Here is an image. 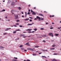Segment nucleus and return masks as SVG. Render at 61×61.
Instances as JSON below:
<instances>
[{
  "label": "nucleus",
  "mask_w": 61,
  "mask_h": 61,
  "mask_svg": "<svg viewBox=\"0 0 61 61\" xmlns=\"http://www.w3.org/2000/svg\"><path fill=\"white\" fill-rule=\"evenodd\" d=\"M48 35H49L50 36H52V37H53L54 36V35H53V33H50L48 34Z\"/></svg>",
  "instance_id": "1"
},
{
  "label": "nucleus",
  "mask_w": 61,
  "mask_h": 61,
  "mask_svg": "<svg viewBox=\"0 0 61 61\" xmlns=\"http://www.w3.org/2000/svg\"><path fill=\"white\" fill-rule=\"evenodd\" d=\"M36 18L37 19H38L39 20V21H41V17H39L38 16H37Z\"/></svg>",
  "instance_id": "2"
},
{
  "label": "nucleus",
  "mask_w": 61,
  "mask_h": 61,
  "mask_svg": "<svg viewBox=\"0 0 61 61\" xmlns=\"http://www.w3.org/2000/svg\"><path fill=\"white\" fill-rule=\"evenodd\" d=\"M27 50H31V51H34V50L33 49L30 48H28L27 49Z\"/></svg>",
  "instance_id": "3"
},
{
  "label": "nucleus",
  "mask_w": 61,
  "mask_h": 61,
  "mask_svg": "<svg viewBox=\"0 0 61 61\" xmlns=\"http://www.w3.org/2000/svg\"><path fill=\"white\" fill-rule=\"evenodd\" d=\"M14 16H15L16 18V19H17V18H18V15H14Z\"/></svg>",
  "instance_id": "4"
},
{
  "label": "nucleus",
  "mask_w": 61,
  "mask_h": 61,
  "mask_svg": "<svg viewBox=\"0 0 61 61\" xmlns=\"http://www.w3.org/2000/svg\"><path fill=\"white\" fill-rule=\"evenodd\" d=\"M33 13H32V14L33 15H35L36 14L35 12H32Z\"/></svg>",
  "instance_id": "5"
},
{
  "label": "nucleus",
  "mask_w": 61,
  "mask_h": 61,
  "mask_svg": "<svg viewBox=\"0 0 61 61\" xmlns=\"http://www.w3.org/2000/svg\"><path fill=\"white\" fill-rule=\"evenodd\" d=\"M15 5V3L14 2H12L11 4V5Z\"/></svg>",
  "instance_id": "6"
},
{
  "label": "nucleus",
  "mask_w": 61,
  "mask_h": 61,
  "mask_svg": "<svg viewBox=\"0 0 61 61\" xmlns=\"http://www.w3.org/2000/svg\"><path fill=\"white\" fill-rule=\"evenodd\" d=\"M32 30V29H28L26 30V31H31Z\"/></svg>",
  "instance_id": "7"
},
{
  "label": "nucleus",
  "mask_w": 61,
  "mask_h": 61,
  "mask_svg": "<svg viewBox=\"0 0 61 61\" xmlns=\"http://www.w3.org/2000/svg\"><path fill=\"white\" fill-rule=\"evenodd\" d=\"M29 20V18L24 19V20L25 21H27V20Z\"/></svg>",
  "instance_id": "8"
},
{
  "label": "nucleus",
  "mask_w": 61,
  "mask_h": 61,
  "mask_svg": "<svg viewBox=\"0 0 61 61\" xmlns=\"http://www.w3.org/2000/svg\"><path fill=\"white\" fill-rule=\"evenodd\" d=\"M11 29V28H7V29H5V31H8V29Z\"/></svg>",
  "instance_id": "9"
},
{
  "label": "nucleus",
  "mask_w": 61,
  "mask_h": 61,
  "mask_svg": "<svg viewBox=\"0 0 61 61\" xmlns=\"http://www.w3.org/2000/svg\"><path fill=\"white\" fill-rule=\"evenodd\" d=\"M20 36H25V35L24 34L21 35H20Z\"/></svg>",
  "instance_id": "10"
},
{
  "label": "nucleus",
  "mask_w": 61,
  "mask_h": 61,
  "mask_svg": "<svg viewBox=\"0 0 61 61\" xmlns=\"http://www.w3.org/2000/svg\"><path fill=\"white\" fill-rule=\"evenodd\" d=\"M42 36V37H43V36H45V37H46L47 36H46V35H43V36Z\"/></svg>",
  "instance_id": "11"
},
{
  "label": "nucleus",
  "mask_w": 61,
  "mask_h": 61,
  "mask_svg": "<svg viewBox=\"0 0 61 61\" xmlns=\"http://www.w3.org/2000/svg\"><path fill=\"white\" fill-rule=\"evenodd\" d=\"M39 15H41V16H43V14H39Z\"/></svg>",
  "instance_id": "12"
},
{
  "label": "nucleus",
  "mask_w": 61,
  "mask_h": 61,
  "mask_svg": "<svg viewBox=\"0 0 61 61\" xmlns=\"http://www.w3.org/2000/svg\"><path fill=\"white\" fill-rule=\"evenodd\" d=\"M0 48H4V47L2 46H0Z\"/></svg>",
  "instance_id": "13"
},
{
  "label": "nucleus",
  "mask_w": 61,
  "mask_h": 61,
  "mask_svg": "<svg viewBox=\"0 0 61 61\" xmlns=\"http://www.w3.org/2000/svg\"><path fill=\"white\" fill-rule=\"evenodd\" d=\"M5 11V10L4 9L2 10L1 11V12H4Z\"/></svg>",
  "instance_id": "14"
},
{
  "label": "nucleus",
  "mask_w": 61,
  "mask_h": 61,
  "mask_svg": "<svg viewBox=\"0 0 61 61\" xmlns=\"http://www.w3.org/2000/svg\"><path fill=\"white\" fill-rule=\"evenodd\" d=\"M6 34H7V33H3V35H6Z\"/></svg>",
  "instance_id": "15"
},
{
  "label": "nucleus",
  "mask_w": 61,
  "mask_h": 61,
  "mask_svg": "<svg viewBox=\"0 0 61 61\" xmlns=\"http://www.w3.org/2000/svg\"><path fill=\"white\" fill-rule=\"evenodd\" d=\"M13 61H17V60L15 59L12 60Z\"/></svg>",
  "instance_id": "16"
},
{
  "label": "nucleus",
  "mask_w": 61,
  "mask_h": 61,
  "mask_svg": "<svg viewBox=\"0 0 61 61\" xmlns=\"http://www.w3.org/2000/svg\"><path fill=\"white\" fill-rule=\"evenodd\" d=\"M32 25V24H28L27 25Z\"/></svg>",
  "instance_id": "17"
},
{
  "label": "nucleus",
  "mask_w": 61,
  "mask_h": 61,
  "mask_svg": "<svg viewBox=\"0 0 61 61\" xmlns=\"http://www.w3.org/2000/svg\"><path fill=\"white\" fill-rule=\"evenodd\" d=\"M51 50H54L55 49V48H51L50 49Z\"/></svg>",
  "instance_id": "18"
},
{
  "label": "nucleus",
  "mask_w": 61,
  "mask_h": 61,
  "mask_svg": "<svg viewBox=\"0 0 61 61\" xmlns=\"http://www.w3.org/2000/svg\"><path fill=\"white\" fill-rule=\"evenodd\" d=\"M18 9L19 10H21V7H19Z\"/></svg>",
  "instance_id": "19"
},
{
  "label": "nucleus",
  "mask_w": 61,
  "mask_h": 61,
  "mask_svg": "<svg viewBox=\"0 0 61 61\" xmlns=\"http://www.w3.org/2000/svg\"><path fill=\"white\" fill-rule=\"evenodd\" d=\"M44 19V18H41V20H43Z\"/></svg>",
  "instance_id": "20"
},
{
  "label": "nucleus",
  "mask_w": 61,
  "mask_h": 61,
  "mask_svg": "<svg viewBox=\"0 0 61 61\" xmlns=\"http://www.w3.org/2000/svg\"><path fill=\"white\" fill-rule=\"evenodd\" d=\"M42 57H45V58H46V57L45 56H42Z\"/></svg>",
  "instance_id": "21"
},
{
  "label": "nucleus",
  "mask_w": 61,
  "mask_h": 61,
  "mask_svg": "<svg viewBox=\"0 0 61 61\" xmlns=\"http://www.w3.org/2000/svg\"><path fill=\"white\" fill-rule=\"evenodd\" d=\"M55 35L56 36H58L59 35L58 34H55Z\"/></svg>",
  "instance_id": "22"
},
{
  "label": "nucleus",
  "mask_w": 61,
  "mask_h": 61,
  "mask_svg": "<svg viewBox=\"0 0 61 61\" xmlns=\"http://www.w3.org/2000/svg\"><path fill=\"white\" fill-rule=\"evenodd\" d=\"M13 11H14V10H12L11 11V13H12V14L13 15H14V13H13L12 12H13Z\"/></svg>",
  "instance_id": "23"
},
{
  "label": "nucleus",
  "mask_w": 61,
  "mask_h": 61,
  "mask_svg": "<svg viewBox=\"0 0 61 61\" xmlns=\"http://www.w3.org/2000/svg\"><path fill=\"white\" fill-rule=\"evenodd\" d=\"M33 56H36V54H33Z\"/></svg>",
  "instance_id": "24"
},
{
  "label": "nucleus",
  "mask_w": 61,
  "mask_h": 61,
  "mask_svg": "<svg viewBox=\"0 0 61 61\" xmlns=\"http://www.w3.org/2000/svg\"><path fill=\"white\" fill-rule=\"evenodd\" d=\"M23 47V45H21L20 46V47Z\"/></svg>",
  "instance_id": "25"
},
{
  "label": "nucleus",
  "mask_w": 61,
  "mask_h": 61,
  "mask_svg": "<svg viewBox=\"0 0 61 61\" xmlns=\"http://www.w3.org/2000/svg\"><path fill=\"white\" fill-rule=\"evenodd\" d=\"M16 31H14L13 32L14 34H15V33H16Z\"/></svg>",
  "instance_id": "26"
},
{
  "label": "nucleus",
  "mask_w": 61,
  "mask_h": 61,
  "mask_svg": "<svg viewBox=\"0 0 61 61\" xmlns=\"http://www.w3.org/2000/svg\"><path fill=\"white\" fill-rule=\"evenodd\" d=\"M52 61H57L55 60V59H54Z\"/></svg>",
  "instance_id": "27"
},
{
  "label": "nucleus",
  "mask_w": 61,
  "mask_h": 61,
  "mask_svg": "<svg viewBox=\"0 0 61 61\" xmlns=\"http://www.w3.org/2000/svg\"><path fill=\"white\" fill-rule=\"evenodd\" d=\"M19 26H20V27H23V26L22 25H20Z\"/></svg>",
  "instance_id": "28"
},
{
  "label": "nucleus",
  "mask_w": 61,
  "mask_h": 61,
  "mask_svg": "<svg viewBox=\"0 0 61 61\" xmlns=\"http://www.w3.org/2000/svg\"><path fill=\"white\" fill-rule=\"evenodd\" d=\"M28 33H32V32L31 31H28Z\"/></svg>",
  "instance_id": "29"
},
{
  "label": "nucleus",
  "mask_w": 61,
  "mask_h": 61,
  "mask_svg": "<svg viewBox=\"0 0 61 61\" xmlns=\"http://www.w3.org/2000/svg\"><path fill=\"white\" fill-rule=\"evenodd\" d=\"M39 47V46H36L35 47Z\"/></svg>",
  "instance_id": "30"
},
{
  "label": "nucleus",
  "mask_w": 61,
  "mask_h": 61,
  "mask_svg": "<svg viewBox=\"0 0 61 61\" xmlns=\"http://www.w3.org/2000/svg\"><path fill=\"white\" fill-rule=\"evenodd\" d=\"M21 50H24V48H21Z\"/></svg>",
  "instance_id": "31"
},
{
  "label": "nucleus",
  "mask_w": 61,
  "mask_h": 61,
  "mask_svg": "<svg viewBox=\"0 0 61 61\" xmlns=\"http://www.w3.org/2000/svg\"><path fill=\"white\" fill-rule=\"evenodd\" d=\"M14 58V59H17V58L15 57Z\"/></svg>",
  "instance_id": "32"
},
{
  "label": "nucleus",
  "mask_w": 61,
  "mask_h": 61,
  "mask_svg": "<svg viewBox=\"0 0 61 61\" xmlns=\"http://www.w3.org/2000/svg\"><path fill=\"white\" fill-rule=\"evenodd\" d=\"M30 12H28L27 13V14H28V15H30Z\"/></svg>",
  "instance_id": "33"
},
{
  "label": "nucleus",
  "mask_w": 61,
  "mask_h": 61,
  "mask_svg": "<svg viewBox=\"0 0 61 61\" xmlns=\"http://www.w3.org/2000/svg\"><path fill=\"white\" fill-rule=\"evenodd\" d=\"M24 50L25 51V52H26L27 51V50Z\"/></svg>",
  "instance_id": "34"
},
{
  "label": "nucleus",
  "mask_w": 61,
  "mask_h": 61,
  "mask_svg": "<svg viewBox=\"0 0 61 61\" xmlns=\"http://www.w3.org/2000/svg\"><path fill=\"white\" fill-rule=\"evenodd\" d=\"M37 30V29H35L34 30V31H36Z\"/></svg>",
  "instance_id": "35"
},
{
  "label": "nucleus",
  "mask_w": 61,
  "mask_h": 61,
  "mask_svg": "<svg viewBox=\"0 0 61 61\" xmlns=\"http://www.w3.org/2000/svg\"><path fill=\"white\" fill-rule=\"evenodd\" d=\"M34 11H33V10H31V12H32V13H33Z\"/></svg>",
  "instance_id": "36"
},
{
  "label": "nucleus",
  "mask_w": 61,
  "mask_h": 61,
  "mask_svg": "<svg viewBox=\"0 0 61 61\" xmlns=\"http://www.w3.org/2000/svg\"><path fill=\"white\" fill-rule=\"evenodd\" d=\"M29 21H30V22H32V20H30Z\"/></svg>",
  "instance_id": "37"
},
{
  "label": "nucleus",
  "mask_w": 61,
  "mask_h": 61,
  "mask_svg": "<svg viewBox=\"0 0 61 61\" xmlns=\"http://www.w3.org/2000/svg\"><path fill=\"white\" fill-rule=\"evenodd\" d=\"M23 38H26V36H23Z\"/></svg>",
  "instance_id": "38"
},
{
  "label": "nucleus",
  "mask_w": 61,
  "mask_h": 61,
  "mask_svg": "<svg viewBox=\"0 0 61 61\" xmlns=\"http://www.w3.org/2000/svg\"><path fill=\"white\" fill-rule=\"evenodd\" d=\"M43 42H44V43H46V41H45V40L43 41Z\"/></svg>",
  "instance_id": "39"
},
{
  "label": "nucleus",
  "mask_w": 61,
  "mask_h": 61,
  "mask_svg": "<svg viewBox=\"0 0 61 61\" xmlns=\"http://www.w3.org/2000/svg\"><path fill=\"white\" fill-rule=\"evenodd\" d=\"M41 30H44V29L43 28H41Z\"/></svg>",
  "instance_id": "40"
},
{
  "label": "nucleus",
  "mask_w": 61,
  "mask_h": 61,
  "mask_svg": "<svg viewBox=\"0 0 61 61\" xmlns=\"http://www.w3.org/2000/svg\"><path fill=\"white\" fill-rule=\"evenodd\" d=\"M29 18H30V19H33V18L31 17H29Z\"/></svg>",
  "instance_id": "41"
},
{
  "label": "nucleus",
  "mask_w": 61,
  "mask_h": 61,
  "mask_svg": "<svg viewBox=\"0 0 61 61\" xmlns=\"http://www.w3.org/2000/svg\"><path fill=\"white\" fill-rule=\"evenodd\" d=\"M26 45H27V46H30V45L29 44H26Z\"/></svg>",
  "instance_id": "42"
},
{
  "label": "nucleus",
  "mask_w": 61,
  "mask_h": 61,
  "mask_svg": "<svg viewBox=\"0 0 61 61\" xmlns=\"http://www.w3.org/2000/svg\"><path fill=\"white\" fill-rule=\"evenodd\" d=\"M50 29H53V27H51Z\"/></svg>",
  "instance_id": "43"
},
{
  "label": "nucleus",
  "mask_w": 61,
  "mask_h": 61,
  "mask_svg": "<svg viewBox=\"0 0 61 61\" xmlns=\"http://www.w3.org/2000/svg\"><path fill=\"white\" fill-rule=\"evenodd\" d=\"M53 55H57V54H56V53H54L53 54Z\"/></svg>",
  "instance_id": "44"
},
{
  "label": "nucleus",
  "mask_w": 61,
  "mask_h": 61,
  "mask_svg": "<svg viewBox=\"0 0 61 61\" xmlns=\"http://www.w3.org/2000/svg\"><path fill=\"white\" fill-rule=\"evenodd\" d=\"M16 25H19V24H18V23H16Z\"/></svg>",
  "instance_id": "45"
},
{
  "label": "nucleus",
  "mask_w": 61,
  "mask_h": 61,
  "mask_svg": "<svg viewBox=\"0 0 61 61\" xmlns=\"http://www.w3.org/2000/svg\"><path fill=\"white\" fill-rule=\"evenodd\" d=\"M49 23H46V25H47V24H48Z\"/></svg>",
  "instance_id": "46"
},
{
  "label": "nucleus",
  "mask_w": 61,
  "mask_h": 61,
  "mask_svg": "<svg viewBox=\"0 0 61 61\" xmlns=\"http://www.w3.org/2000/svg\"><path fill=\"white\" fill-rule=\"evenodd\" d=\"M30 5H31L30 4L28 5V6L30 7Z\"/></svg>",
  "instance_id": "47"
},
{
  "label": "nucleus",
  "mask_w": 61,
  "mask_h": 61,
  "mask_svg": "<svg viewBox=\"0 0 61 61\" xmlns=\"http://www.w3.org/2000/svg\"><path fill=\"white\" fill-rule=\"evenodd\" d=\"M22 17H25L24 16V15H22Z\"/></svg>",
  "instance_id": "48"
},
{
  "label": "nucleus",
  "mask_w": 61,
  "mask_h": 61,
  "mask_svg": "<svg viewBox=\"0 0 61 61\" xmlns=\"http://www.w3.org/2000/svg\"><path fill=\"white\" fill-rule=\"evenodd\" d=\"M19 20H17V22H19Z\"/></svg>",
  "instance_id": "49"
},
{
  "label": "nucleus",
  "mask_w": 61,
  "mask_h": 61,
  "mask_svg": "<svg viewBox=\"0 0 61 61\" xmlns=\"http://www.w3.org/2000/svg\"><path fill=\"white\" fill-rule=\"evenodd\" d=\"M35 31H33L31 33H35Z\"/></svg>",
  "instance_id": "50"
},
{
  "label": "nucleus",
  "mask_w": 61,
  "mask_h": 61,
  "mask_svg": "<svg viewBox=\"0 0 61 61\" xmlns=\"http://www.w3.org/2000/svg\"><path fill=\"white\" fill-rule=\"evenodd\" d=\"M20 30H19V29H18V30H16V31H20Z\"/></svg>",
  "instance_id": "51"
},
{
  "label": "nucleus",
  "mask_w": 61,
  "mask_h": 61,
  "mask_svg": "<svg viewBox=\"0 0 61 61\" xmlns=\"http://www.w3.org/2000/svg\"><path fill=\"white\" fill-rule=\"evenodd\" d=\"M52 47H54L55 46V45H53L52 46Z\"/></svg>",
  "instance_id": "52"
},
{
  "label": "nucleus",
  "mask_w": 61,
  "mask_h": 61,
  "mask_svg": "<svg viewBox=\"0 0 61 61\" xmlns=\"http://www.w3.org/2000/svg\"><path fill=\"white\" fill-rule=\"evenodd\" d=\"M30 11H31V10H28V12H30Z\"/></svg>",
  "instance_id": "53"
},
{
  "label": "nucleus",
  "mask_w": 61,
  "mask_h": 61,
  "mask_svg": "<svg viewBox=\"0 0 61 61\" xmlns=\"http://www.w3.org/2000/svg\"><path fill=\"white\" fill-rule=\"evenodd\" d=\"M52 17H54V15H52L51 16Z\"/></svg>",
  "instance_id": "54"
},
{
  "label": "nucleus",
  "mask_w": 61,
  "mask_h": 61,
  "mask_svg": "<svg viewBox=\"0 0 61 61\" xmlns=\"http://www.w3.org/2000/svg\"><path fill=\"white\" fill-rule=\"evenodd\" d=\"M27 61H30V60H27Z\"/></svg>",
  "instance_id": "55"
},
{
  "label": "nucleus",
  "mask_w": 61,
  "mask_h": 61,
  "mask_svg": "<svg viewBox=\"0 0 61 61\" xmlns=\"http://www.w3.org/2000/svg\"><path fill=\"white\" fill-rule=\"evenodd\" d=\"M39 55H40V54H41V53H39Z\"/></svg>",
  "instance_id": "56"
},
{
  "label": "nucleus",
  "mask_w": 61,
  "mask_h": 61,
  "mask_svg": "<svg viewBox=\"0 0 61 61\" xmlns=\"http://www.w3.org/2000/svg\"><path fill=\"white\" fill-rule=\"evenodd\" d=\"M5 18H6V19H7V17H6Z\"/></svg>",
  "instance_id": "57"
},
{
  "label": "nucleus",
  "mask_w": 61,
  "mask_h": 61,
  "mask_svg": "<svg viewBox=\"0 0 61 61\" xmlns=\"http://www.w3.org/2000/svg\"><path fill=\"white\" fill-rule=\"evenodd\" d=\"M34 9H36V7H34Z\"/></svg>",
  "instance_id": "58"
},
{
  "label": "nucleus",
  "mask_w": 61,
  "mask_h": 61,
  "mask_svg": "<svg viewBox=\"0 0 61 61\" xmlns=\"http://www.w3.org/2000/svg\"><path fill=\"white\" fill-rule=\"evenodd\" d=\"M25 15H26V14H26L27 13H26V12H25Z\"/></svg>",
  "instance_id": "59"
},
{
  "label": "nucleus",
  "mask_w": 61,
  "mask_h": 61,
  "mask_svg": "<svg viewBox=\"0 0 61 61\" xmlns=\"http://www.w3.org/2000/svg\"><path fill=\"white\" fill-rule=\"evenodd\" d=\"M42 51H45V50H42Z\"/></svg>",
  "instance_id": "60"
},
{
  "label": "nucleus",
  "mask_w": 61,
  "mask_h": 61,
  "mask_svg": "<svg viewBox=\"0 0 61 61\" xmlns=\"http://www.w3.org/2000/svg\"><path fill=\"white\" fill-rule=\"evenodd\" d=\"M31 24H32V25L33 24H34V23H32Z\"/></svg>",
  "instance_id": "61"
},
{
  "label": "nucleus",
  "mask_w": 61,
  "mask_h": 61,
  "mask_svg": "<svg viewBox=\"0 0 61 61\" xmlns=\"http://www.w3.org/2000/svg\"><path fill=\"white\" fill-rule=\"evenodd\" d=\"M52 24H54V23L52 22Z\"/></svg>",
  "instance_id": "62"
},
{
  "label": "nucleus",
  "mask_w": 61,
  "mask_h": 61,
  "mask_svg": "<svg viewBox=\"0 0 61 61\" xmlns=\"http://www.w3.org/2000/svg\"><path fill=\"white\" fill-rule=\"evenodd\" d=\"M21 13L22 14H23V12H21Z\"/></svg>",
  "instance_id": "63"
},
{
  "label": "nucleus",
  "mask_w": 61,
  "mask_h": 61,
  "mask_svg": "<svg viewBox=\"0 0 61 61\" xmlns=\"http://www.w3.org/2000/svg\"><path fill=\"white\" fill-rule=\"evenodd\" d=\"M36 19H37L36 18H35L34 19V20H36Z\"/></svg>",
  "instance_id": "64"
}]
</instances>
